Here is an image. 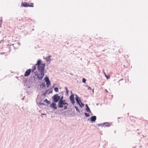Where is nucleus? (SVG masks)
Here are the masks:
<instances>
[{
  "label": "nucleus",
  "mask_w": 148,
  "mask_h": 148,
  "mask_svg": "<svg viewBox=\"0 0 148 148\" xmlns=\"http://www.w3.org/2000/svg\"><path fill=\"white\" fill-rule=\"evenodd\" d=\"M60 99V95L58 94H55L52 97L53 102L54 103H58Z\"/></svg>",
  "instance_id": "obj_2"
},
{
  "label": "nucleus",
  "mask_w": 148,
  "mask_h": 148,
  "mask_svg": "<svg viewBox=\"0 0 148 148\" xmlns=\"http://www.w3.org/2000/svg\"><path fill=\"white\" fill-rule=\"evenodd\" d=\"M29 6L28 2H22L21 4V7H28Z\"/></svg>",
  "instance_id": "obj_9"
},
{
  "label": "nucleus",
  "mask_w": 148,
  "mask_h": 148,
  "mask_svg": "<svg viewBox=\"0 0 148 148\" xmlns=\"http://www.w3.org/2000/svg\"><path fill=\"white\" fill-rule=\"evenodd\" d=\"M38 105L39 106L41 105H43L44 106H46L45 104L44 103H43L41 102H39L38 103Z\"/></svg>",
  "instance_id": "obj_20"
},
{
  "label": "nucleus",
  "mask_w": 148,
  "mask_h": 148,
  "mask_svg": "<svg viewBox=\"0 0 148 148\" xmlns=\"http://www.w3.org/2000/svg\"><path fill=\"white\" fill-rule=\"evenodd\" d=\"M27 81V79L26 78H24L23 82H26Z\"/></svg>",
  "instance_id": "obj_34"
},
{
  "label": "nucleus",
  "mask_w": 148,
  "mask_h": 148,
  "mask_svg": "<svg viewBox=\"0 0 148 148\" xmlns=\"http://www.w3.org/2000/svg\"><path fill=\"white\" fill-rule=\"evenodd\" d=\"M42 61L40 59H38L36 65L37 66V70L40 74L36 71L34 72L35 76L37 77L36 79L39 80H41L42 79L43 77L45 75V64L42 63Z\"/></svg>",
  "instance_id": "obj_1"
},
{
  "label": "nucleus",
  "mask_w": 148,
  "mask_h": 148,
  "mask_svg": "<svg viewBox=\"0 0 148 148\" xmlns=\"http://www.w3.org/2000/svg\"><path fill=\"white\" fill-rule=\"evenodd\" d=\"M46 82V84L47 87H49L51 84V83L50 80L48 81L45 82Z\"/></svg>",
  "instance_id": "obj_13"
},
{
  "label": "nucleus",
  "mask_w": 148,
  "mask_h": 148,
  "mask_svg": "<svg viewBox=\"0 0 148 148\" xmlns=\"http://www.w3.org/2000/svg\"><path fill=\"white\" fill-rule=\"evenodd\" d=\"M40 86L42 89H46V86L45 82H42V83L40 84Z\"/></svg>",
  "instance_id": "obj_10"
},
{
  "label": "nucleus",
  "mask_w": 148,
  "mask_h": 148,
  "mask_svg": "<svg viewBox=\"0 0 148 148\" xmlns=\"http://www.w3.org/2000/svg\"><path fill=\"white\" fill-rule=\"evenodd\" d=\"M63 99H64L63 96L62 95V96H61L60 95V101H64V100H63Z\"/></svg>",
  "instance_id": "obj_25"
},
{
  "label": "nucleus",
  "mask_w": 148,
  "mask_h": 148,
  "mask_svg": "<svg viewBox=\"0 0 148 148\" xmlns=\"http://www.w3.org/2000/svg\"><path fill=\"white\" fill-rule=\"evenodd\" d=\"M25 97V96H24L23 98H22L21 99L22 100H24V98Z\"/></svg>",
  "instance_id": "obj_43"
},
{
  "label": "nucleus",
  "mask_w": 148,
  "mask_h": 148,
  "mask_svg": "<svg viewBox=\"0 0 148 148\" xmlns=\"http://www.w3.org/2000/svg\"><path fill=\"white\" fill-rule=\"evenodd\" d=\"M23 32L25 35H27L28 34V32L27 31H24Z\"/></svg>",
  "instance_id": "obj_30"
},
{
  "label": "nucleus",
  "mask_w": 148,
  "mask_h": 148,
  "mask_svg": "<svg viewBox=\"0 0 148 148\" xmlns=\"http://www.w3.org/2000/svg\"><path fill=\"white\" fill-rule=\"evenodd\" d=\"M75 99L76 101V103L77 105H79L80 103H82L81 99L77 95L75 94Z\"/></svg>",
  "instance_id": "obj_7"
},
{
  "label": "nucleus",
  "mask_w": 148,
  "mask_h": 148,
  "mask_svg": "<svg viewBox=\"0 0 148 148\" xmlns=\"http://www.w3.org/2000/svg\"><path fill=\"white\" fill-rule=\"evenodd\" d=\"M21 77H23V75H21Z\"/></svg>",
  "instance_id": "obj_50"
},
{
  "label": "nucleus",
  "mask_w": 148,
  "mask_h": 148,
  "mask_svg": "<svg viewBox=\"0 0 148 148\" xmlns=\"http://www.w3.org/2000/svg\"><path fill=\"white\" fill-rule=\"evenodd\" d=\"M1 23H0V26L1 27Z\"/></svg>",
  "instance_id": "obj_48"
},
{
  "label": "nucleus",
  "mask_w": 148,
  "mask_h": 148,
  "mask_svg": "<svg viewBox=\"0 0 148 148\" xmlns=\"http://www.w3.org/2000/svg\"><path fill=\"white\" fill-rule=\"evenodd\" d=\"M0 54H1V55H3V54H5V53L3 52H2V53H1Z\"/></svg>",
  "instance_id": "obj_41"
},
{
  "label": "nucleus",
  "mask_w": 148,
  "mask_h": 148,
  "mask_svg": "<svg viewBox=\"0 0 148 148\" xmlns=\"http://www.w3.org/2000/svg\"><path fill=\"white\" fill-rule=\"evenodd\" d=\"M58 95H62V96L64 95V92L63 91L59 93L58 94Z\"/></svg>",
  "instance_id": "obj_31"
},
{
  "label": "nucleus",
  "mask_w": 148,
  "mask_h": 148,
  "mask_svg": "<svg viewBox=\"0 0 148 148\" xmlns=\"http://www.w3.org/2000/svg\"><path fill=\"white\" fill-rule=\"evenodd\" d=\"M64 105H66V106H68L69 105L68 103L65 102V100L64 101Z\"/></svg>",
  "instance_id": "obj_35"
},
{
  "label": "nucleus",
  "mask_w": 148,
  "mask_h": 148,
  "mask_svg": "<svg viewBox=\"0 0 148 148\" xmlns=\"http://www.w3.org/2000/svg\"><path fill=\"white\" fill-rule=\"evenodd\" d=\"M42 115H46V114H42Z\"/></svg>",
  "instance_id": "obj_46"
},
{
  "label": "nucleus",
  "mask_w": 148,
  "mask_h": 148,
  "mask_svg": "<svg viewBox=\"0 0 148 148\" xmlns=\"http://www.w3.org/2000/svg\"><path fill=\"white\" fill-rule=\"evenodd\" d=\"M70 74L71 75H73V74H72V73H70Z\"/></svg>",
  "instance_id": "obj_47"
},
{
  "label": "nucleus",
  "mask_w": 148,
  "mask_h": 148,
  "mask_svg": "<svg viewBox=\"0 0 148 148\" xmlns=\"http://www.w3.org/2000/svg\"><path fill=\"white\" fill-rule=\"evenodd\" d=\"M33 77L34 78V81H36V80H35V79H36V77L35 76H33Z\"/></svg>",
  "instance_id": "obj_37"
},
{
  "label": "nucleus",
  "mask_w": 148,
  "mask_h": 148,
  "mask_svg": "<svg viewBox=\"0 0 148 148\" xmlns=\"http://www.w3.org/2000/svg\"><path fill=\"white\" fill-rule=\"evenodd\" d=\"M86 79L84 78H83L82 80V82L84 83H86Z\"/></svg>",
  "instance_id": "obj_27"
},
{
  "label": "nucleus",
  "mask_w": 148,
  "mask_h": 148,
  "mask_svg": "<svg viewBox=\"0 0 148 148\" xmlns=\"http://www.w3.org/2000/svg\"><path fill=\"white\" fill-rule=\"evenodd\" d=\"M20 95H21V96H22V94H21Z\"/></svg>",
  "instance_id": "obj_53"
},
{
  "label": "nucleus",
  "mask_w": 148,
  "mask_h": 148,
  "mask_svg": "<svg viewBox=\"0 0 148 148\" xmlns=\"http://www.w3.org/2000/svg\"><path fill=\"white\" fill-rule=\"evenodd\" d=\"M98 105V103H97V105Z\"/></svg>",
  "instance_id": "obj_54"
},
{
  "label": "nucleus",
  "mask_w": 148,
  "mask_h": 148,
  "mask_svg": "<svg viewBox=\"0 0 148 148\" xmlns=\"http://www.w3.org/2000/svg\"><path fill=\"white\" fill-rule=\"evenodd\" d=\"M56 103H54L53 102L51 103L50 104V107L51 108H52L53 110H56L57 109L58 107L57 106Z\"/></svg>",
  "instance_id": "obj_5"
},
{
  "label": "nucleus",
  "mask_w": 148,
  "mask_h": 148,
  "mask_svg": "<svg viewBox=\"0 0 148 148\" xmlns=\"http://www.w3.org/2000/svg\"><path fill=\"white\" fill-rule=\"evenodd\" d=\"M84 114L87 117H88L90 116V114L89 113L85 112Z\"/></svg>",
  "instance_id": "obj_24"
},
{
  "label": "nucleus",
  "mask_w": 148,
  "mask_h": 148,
  "mask_svg": "<svg viewBox=\"0 0 148 148\" xmlns=\"http://www.w3.org/2000/svg\"><path fill=\"white\" fill-rule=\"evenodd\" d=\"M105 91H106V92H108V90H107L106 89H105Z\"/></svg>",
  "instance_id": "obj_44"
},
{
  "label": "nucleus",
  "mask_w": 148,
  "mask_h": 148,
  "mask_svg": "<svg viewBox=\"0 0 148 148\" xmlns=\"http://www.w3.org/2000/svg\"><path fill=\"white\" fill-rule=\"evenodd\" d=\"M86 87H88V90H91L92 88L90 87H89V86H88L87 85H86Z\"/></svg>",
  "instance_id": "obj_29"
},
{
  "label": "nucleus",
  "mask_w": 148,
  "mask_h": 148,
  "mask_svg": "<svg viewBox=\"0 0 148 148\" xmlns=\"http://www.w3.org/2000/svg\"><path fill=\"white\" fill-rule=\"evenodd\" d=\"M34 30V29H32V31H33Z\"/></svg>",
  "instance_id": "obj_49"
},
{
  "label": "nucleus",
  "mask_w": 148,
  "mask_h": 148,
  "mask_svg": "<svg viewBox=\"0 0 148 148\" xmlns=\"http://www.w3.org/2000/svg\"><path fill=\"white\" fill-rule=\"evenodd\" d=\"M85 107H86V108H88V107H89L88 105L87 104H86L85 105Z\"/></svg>",
  "instance_id": "obj_39"
},
{
  "label": "nucleus",
  "mask_w": 148,
  "mask_h": 148,
  "mask_svg": "<svg viewBox=\"0 0 148 148\" xmlns=\"http://www.w3.org/2000/svg\"><path fill=\"white\" fill-rule=\"evenodd\" d=\"M118 119H120V118H118Z\"/></svg>",
  "instance_id": "obj_56"
},
{
  "label": "nucleus",
  "mask_w": 148,
  "mask_h": 148,
  "mask_svg": "<svg viewBox=\"0 0 148 148\" xmlns=\"http://www.w3.org/2000/svg\"><path fill=\"white\" fill-rule=\"evenodd\" d=\"M64 106V101H59L57 104L58 108H63Z\"/></svg>",
  "instance_id": "obj_4"
},
{
  "label": "nucleus",
  "mask_w": 148,
  "mask_h": 148,
  "mask_svg": "<svg viewBox=\"0 0 148 148\" xmlns=\"http://www.w3.org/2000/svg\"><path fill=\"white\" fill-rule=\"evenodd\" d=\"M54 90L55 92L58 93L59 92V89L58 87H56L54 88Z\"/></svg>",
  "instance_id": "obj_19"
},
{
  "label": "nucleus",
  "mask_w": 148,
  "mask_h": 148,
  "mask_svg": "<svg viewBox=\"0 0 148 148\" xmlns=\"http://www.w3.org/2000/svg\"><path fill=\"white\" fill-rule=\"evenodd\" d=\"M47 94V93L46 92H44L42 93L41 95L42 96H45H45Z\"/></svg>",
  "instance_id": "obj_28"
},
{
  "label": "nucleus",
  "mask_w": 148,
  "mask_h": 148,
  "mask_svg": "<svg viewBox=\"0 0 148 148\" xmlns=\"http://www.w3.org/2000/svg\"><path fill=\"white\" fill-rule=\"evenodd\" d=\"M97 119V117L95 116H91L90 118L88 119V121H90L91 123H93Z\"/></svg>",
  "instance_id": "obj_6"
},
{
  "label": "nucleus",
  "mask_w": 148,
  "mask_h": 148,
  "mask_svg": "<svg viewBox=\"0 0 148 148\" xmlns=\"http://www.w3.org/2000/svg\"><path fill=\"white\" fill-rule=\"evenodd\" d=\"M30 4V5L29 4V7H34V6L33 5V3H31Z\"/></svg>",
  "instance_id": "obj_32"
},
{
  "label": "nucleus",
  "mask_w": 148,
  "mask_h": 148,
  "mask_svg": "<svg viewBox=\"0 0 148 148\" xmlns=\"http://www.w3.org/2000/svg\"><path fill=\"white\" fill-rule=\"evenodd\" d=\"M104 74L105 75L107 79H108L110 78V77L109 75H106V74L105 73H104Z\"/></svg>",
  "instance_id": "obj_26"
},
{
  "label": "nucleus",
  "mask_w": 148,
  "mask_h": 148,
  "mask_svg": "<svg viewBox=\"0 0 148 148\" xmlns=\"http://www.w3.org/2000/svg\"><path fill=\"white\" fill-rule=\"evenodd\" d=\"M72 114H73V116H75V112H74V111L73 112Z\"/></svg>",
  "instance_id": "obj_38"
},
{
  "label": "nucleus",
  "mask_w": 148,
  "mask_h": 148,
  "mask_svg": "<svg viewBox=\"0 0 148 148\" xmlns=\"http://www.w3.org/2000/svg\"><path fill=\"white\" fill-rule=\"evenodd\" d=\"M71 95L70 96L69 99L70 101L71 102L73 105H74L75 103V100L74 95H75L74 93H73L72 91H71Z\"/></svg>",
  "instance_id": "obj_3"
},
{
  "label": "nucleus",
  "mask_w": 148,
  "mask_h": 148,
  "mask_svg": "<svg viewBox=\"0 0 148 148\" xmlns=\"http://www.w3.org/2000/svg\"><path fill=\"white\" fill-rule=\"evenodd\" d=\"M67 108V106H64V108H63V110H65Z\"/></svg>",
  "instance_id": "obj_33"
},
{
  "label": "nucleus",
  "mask_w": 148,
  "mask_h": 148,
  "mask_svg": "<svg viewBox=\"0 0 148 148\" xmlns=\"http://www.w3.org/2000/svg\"><path fill=\"white\" fill-rule=\"evenodd\" d=\"M74 107L76 109V111L78 112H79L80 114V112L79 109H78V108L76 106H75Z\"/></svg>",
  "instance_id": "obj_23"
},
{
  "label": "nucleus",
  "mask_w": 148,
  "mask_h": 148,
  "mask_svg": "<svg viewBox=\"0 0 148 148\" xmlns=\"http://www.w3.org/2000/svg\"><path fill=\"white\" fill-rule=\"evenodd\" d=\"M2 22V19H0V22Z\"/></svg>",
  "instance_id": "obj_42"
},
{
  "label": "nucleus",
  "mask_w": 148,
  "mask_h": 148,
  "mask_svg": "<svg viewBox=\"0 0 148 148\" xmlns=\"http://www.w3.org/2000/svg\"><path fill=\"white\" fill-rule=\"evenodd\" d=\"M104 123H103L101 124H97V125L98 126V127H99L100 126L103 127L104 126Z\"/></svg>",
  "instance_id": "obj_21"
},
{
  "label": "nucleus",
  "mask_w": 148,
  "mask_h": 148,
  "mask_svg": "<svg viewBox=\"0 0 148 148\" xmlns=\"http://www.w3.org/2000/svg\"><path fill=\"white\" fill-rule=\"evenodd\" d=\"M85 110L87 112L90 113H91V111L89 107L86 108Z\"/></svg>",
  "instance_id": "obj_18"
},
{
  "label": "nucleus",
  "mask_w": 148,
  "mask_h": 148,
  "mask_svg": "<svg viewBox=\"0 0 148 148\" xmlns=\"http://www.w3.org/2000/svg\"><path fill=\"white\" fill-rule=\"evenodd\" d=\"M78 105H79V106L81 108H82L83 107L84 105V104L82 102V103H79V104Z\"/></svg>",
  "instance_id": "obj_22"
},
{
  "label": "nucleus",
  "mask_w": 148,
  "mask_h": 148,
  "mask_svg": "<svg viewBox=\"0 0 148 148\" xmlns=\"http://www.w3.org/2000/svg\"><path fill=\"white\" fill-rule=\"evenodd\" d=\"M36 64L34 66H32V69H31V71L32 73L36 69Z\"/></svg>",
  "instance_id": "obj_15"
},
{
  "label": "nucleus",
  "mask_w": 148,
  "mask_h": 148,
  "mask_svg": "<svg viewBox=\"0 0 148 148\" xmlns=\"http://www.w3.org/2000/svg\"><path fill=\"white\" fill-rule=\"evenodd\" d=\"M44 102L48 104H50L51 103V102L48 101L47 99H45L44 100Z\"/></svg>",
  "instance_id": "obj_16"
},
{
  "label": "nucleus",
  "mask_w": 148,
  "mask_h": 148,
  "mask_svg": "<svg viewBox=\"0 0 148 148\" xmlns=\"http://www.w3.org/2000/svg\"><path fill=\"white\" fill-rule=\"evenodd\" d=\"M32 72L31 69H29L27 70L24 74V76L27 77L29 76Z\"/></svg>",
  "instance_id": "obj_8"
},
{
  "label": "nucleus",
  "mask_w": 148,
  "mask_h": 148,
  "mask_svg": "<svg viewBox=\"0 0 148 148\" xmlns=\"http://www.w3.org/2000/svg\"><path fill=\"white\" fill-rule=\"evenodd\" d=\"M65 89L66 91V95L67 96H68L69 95V91L68 90V88L67 87H65Z\"/></svg>",
  "instance_id": "obj_17"
},
{
  "label": "nucleus",
  "mask_w": 148,
  "mask_h": 148,
  "mask_svg": "<svg viewBox=\"0 0 148 148\" xmlns=\"http://www.w3.org/2000/svg\"><path fill=\"white\" fill-rule=\"evenodd\" d=\"M114 133H116V131H114Z\"/></svg>",
  "instance_id": "obj_52"
},
{
  "label": "nucleus",
  "mask_w": 148,
  "mask_h": 148,
  "mask_svg": "<svg viewBox=\"0 0 148 148\" xmlns=\"http://www.w3.org/2000/svg\"><path fill=\"white\" fill-rule=\"evenodd\" d=\"M43 80L45 82H46L50 80L49 77L47 75H46L45 77L44 78Z\"/></svg>",
  "instance_id": "obj_14"
},
{
  "label": "nucleus",
  "mask_w": 148,
  "mask_h": 148,
  "mask_svg": "<svg viewBox=\"0 0 148 148\" xmlns=\"http://www.w3.org/2000/svg\"><path fill=\"white\" fill-rule=\"evenodd\" d=\"M90 114H91V115H93V114H92V112H91V113H90Z\"/></svg>",
  "instance_id": "obj_51"
},
{
  "label": "nucleus",
  "mask_w": 148,
  "mask_h": 148,
  "mask_svg": "<svg viewBox=\"0 0 148 148\" xmlns=\"http://www.w3.org/2000/svg\"><path fill=\"white\" fill-rule=\"evenodd\" d=\"M128 115H129V113L127 114Z\"/></svg>",
  "instance_id": "obj_55"
},
{
  "label": "nucleus",
  "mask_w": 148,
  "mask_h": 148,
  "mask_svg": "<svg viewBox=\"0 0 148 148\" xmlns=\"http://www.w3.org/2000/svg\"><path fill=\"white\" fill-rule=\"evenodd\" d=\"M94 89H92V92L93 93H94Z\"/></svg>",
  "instance_id": "obj_45"
},
{
  "label": "nucleus",
  "mask_w": 148,
  "mask_h": 148,
  "mask_svg": "<svg viewBox=\"0 0 148 148\" xmlns=\"http://www.w3.org/2000/svg\"><path fill=\"white\" fill-rule=\"evenodd\" d=\"M52 90H51V91H50L49 92H48V93H47V94H48H48H50V93H52Z\"/></svg>",
  "instance_id": "obj_36"
},
{
  "label": "nucleus",
  "mask_w": 148,
  "mask_h": 148,
  "mask_svg": "<svg viewBox=\"0 0 148 148\" xmlns=\"http://www.w3.org/2000/svg\"><path fill=\"white\" fill-rule=\"evenodd\" d=\"M51 57V56H49L45 58V59L47 62H49L51 61V60L50 59Z\"/></svg>",
  "instance_id": "obj_12"
},
{
  "label": "nucleus",
  "mask_w": 148,
  "mask_h": 148,
  "mask_svg": "<svg viewBox=\"0 0 148 148\" xmlns=\"http://www.w3.org/2000/svg\"><path fill=\"white\" fill-rule=\"evenodd\" d=\"M49 89H47V90L45 92H46L47 93V94L48 93V92L49 91Z\"/></svg>",
  "instance_id": "obj_40"
},
{
  "label": "nucleus",
  "mask_w": 148,
  "mask_h": 148,
  "mask_svg": "<svg viewBox=\"0 0 148 148\" xmlns=\"http://www.w3.org/2000/svg\"><path fill=\"white\" fill-rule=\"evenodd\" d=\"M104 127H109L111 125V124L110 123L108 122H104Z\"/></svg>",
  "instance_id": "obj_11"
}]
</instances>
